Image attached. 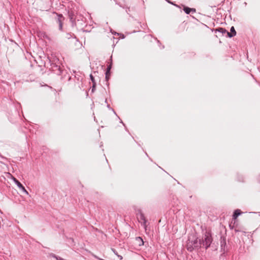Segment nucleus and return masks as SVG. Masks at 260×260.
I'll list each match as a JSON object with an SVG mask.
<instances>
[{"mask_svg":"<svg viewBox=\"0 0 260 260\" xmlns=\"http://www.w3.org/2000/svg\"><path fill=\"white\" fill-rule=\"evenodd\" d=\"M121 123H122L123 124V125H124V123L122 122V120H121L120 121Z\"/></svg>","mask_w":260,"mask_h":260,"instance_id":"bb28decb","label":"nucleus"},{"mask_svg":"<svg viewBox=\"0 0 260 260\" xmlns=\"http://www.w3.org/2000/svg\"><path fill=\"white\" fill-rule=\"evenodd\" d=\"M214 31L215 32H216L217 31H218V32L221 33L223 35H226V36H228V31L224 28L219 27L218 28L214 29Z\"/></svg>","mask_w":260,"mask_h":260,"instance_id":"9d476101","label":"nucleus"},{"mask_svg":"<svg viewBox=\"0 0 260 260\" xmlns=\"http://www.w3.org/2000/svg\"><path fill=\"white\" fill-rule=\"evenodd\" d=\"M107 99H106V100H105V102H106V103H107Z\"/></svg>","mask_w":260,"mask_h":260,"instance_id":"7c9ffc66","label":"nucleus"},{"mask_svg":"<svg viewBox=\"0 0 260 260\" xmlns=\"http://www.w3.org/2000/svg\"><path fill=\"white\" fill-rule=\"evenodd\" d=\"M120 7H122V8H125V7H123V6H122L121 5H120Z\"/></svg>","mask_w":260,"mask_h":260,"instance_id":"c85d7f7f","label":"nucleus"},{"mask_svg":"<svg viewBox=\"0 0 260 260\" xmlns=\"http://www.w3.org/2000/svg\"><path fill=\"white\" fill-rule=\"evenodd\" d=\"M231 32L228 31V37L229 38H232L236 35V31L234 26L231 27Z\"/></svg>","mask_w":260,"mask_h":260,"instance_id":"1a4fd4ad","label":"nucleus"},{"mask_svg":"<svg viewBox=\"0 0 260 260\" xmlns=\"http://www.w3.org/2000/svg\"><path fill=\"white\" fill-rule=\"evenodd\" d=\"M58 260H64V259L63 258H61V257H60L58 258Z\"/></svg>","mask_w":260,"mask_h":260,"instance_id":"b1692460","label":"nucleus"},{"mask_svg":"<svg viewBox=\"0 0 260 260\" xmlns=\"http://www.w3.org/2000/svg\"><path fill=\"white\" fill-rule=\"evenodd\" d=\"M115 34H117V35H119L118 33H116V32H115Z\"/></svg>","mask_w":260,"mask_h":260,"instance_id":"c756f323","label":"nucleus"},{"mask_svg":"<svg viewBox=\"0 0 260 260\" xmlns=\"http://www.w3.org/2000/svg\"><path fill=\"white\" fill-rule=\"evenodd\" d=\"M183 11L186 14H189L190 13V8L187 7H184Z\"/></svg>","mask_w":260,"mask_h":260,"instance_id":"ddd939ff","label":"nucleus"},{"mask_svg":"<svg viewBox=\"0 0 260 260\" xmlns=\"http://www.w3.org/2000/svg\"><path fill=\"white\" fill-rule=\"evenodd\" d=\"M113 110V111L114 112V114H116V112L114 111L113 109H112Z\"/></svg>","mask_w":260,"mask_h":260,"instance_id":"cd10ccee","label":"nucleus"},{"mask_svg":"<svg viewBox=\"0 0 260 260\" xmlns=\"http://www.w3.org/2000/svg\"><path fill=\"white\" fill-rule=\"evenodd\" d=\"M71 78V77H70L69 78V80H70Z\"/></svg>","mask_w":260,"mask_h":260,"instance_id":"473e14b6","label":"nucleus"},{"mask_svg":"<svg viewBox=\"0 0 260 260\" xmlns=\"http://www.w3.org/2000/svg\"><path fill=\"white\" fill-rule=\"evenodd\" d=\"M124 38V35H122V39H123Z\"/></svg>","mask_w":260,"mask_h":260,"instance_id":"a878e982","label":"nucleus"},{"mask_svg":"<svg viewBox=\"0 0 260 260\" xmlns=\"http://www.w3.org/2000/svg\"><path fill=\"white\" fill-rule=\"evenodd\" d=\"M190 12H192V13L196 12V9L194 8H190Z\"/></svg>","mask_w":260,"mask_h":260,"instance_id":"aec40b11","label":"nucleus"},{"mask_svg":"<svg viewBox=\"0 0 260 260\" xmlns=\"http://www.w3.org/2000/svg\"><path fill=\"white\" fill-rule=\"evenodd\" d=\"M136 215L139 222L141 223V225L144 228L145 230H146L147 220L142 212V211L140 209H138L136 211Z\"/></svg>","mask_w":260,"mask_h":260,"instance_id":"7ed1b4c3","label":"nucleus"},{"mask_svg":"<svg viewBox=\"0 0 260 260\" xmlns=\"http://www.w3.org/2000/svg\"><path fill=\"white\" fill-rule=\"evenodd\" d=\"M90 79L92 84H95L96 83L95 79L94 78V77L92 76V74L90 75Z\"/></svg>","mask_w":260,"mask_h":260,"instance_id":"f3484780","label":"nucleus"},{"mask_svg":"<svg viewBox=\"0 0 260 260\" xmlns=\"http://www.w3.org/2000/svg\"><path fill=\"white\" fill-rule=\"evenodd\" d=\"M12 180L15 182V183L17 185L18 187L24 193L26 194H28V191L25 189V187L22 185V184L14 177H12Z\"/></svg>","mask_w":260,"mask_h":260,"instance_id":"20e7f679","label":"nucleus"},{"mask_svg":"<svg viewBox=\"0 0 260 260\" xmlns=\"http://www.w3.org/2000/svg\"><path fill=\"white\" fill-rule=\"evenodd\" d=\"M202 247L200 241L198 240L197 238L194 235H191L188 237L186 243V248L189 251H192L193 250H198Z\"/></svg>","mask_w":260,"mask_h":260,"instance_id":"f257e3e1","label":"nucleus"},{"mask_svg":"<svg viewBox=\"0 0 260 260\" xmlns=\"http://www.w3.org/2000/svg\"><path fill=\"white\" fill-rule=\"evenodd\" d=\"M201 246L206 249H208L213 241L211 234L210 232L206 231L203 234L201 239H199Z\"/></svg>","mask_w":260,"mask_h":260,"instance_id":"f03ea898","label":"nucleus"},{"mask_svg":"<svg viewBox=\"0 0 260 260\" xmlns=\"http://www.w3.org/2000/svg\"><path fill=\"white\" fill-rule=\"evenodd\" d=\"M107 107H108L109 109H111L109 105H107Z\"/></svg>","mask_w":260,"mask_h":260,"instance_id":"393cba45","label":"nucleus"},{"mask_svg":"<svg viewBox=\"0 0 260 260\" xmlns=\"http://www.w3.org/2000/svg\"><path fill=\"white\" fill-rule=\"evenodd\" d=\"M112 251H113V252L115 253V254H116V255L118 254V253L116 251L115 249H112Z\"/></svg>","mask_w":260,"mask_h":260,"instance_id":"4be33fe9","label":"nucleus"},{"mask_svg":"<svg viewBox=\"0 0 260 260\" xmlns=\"http://www.w3.org/2000/svg\"><path fill=\"white\" fill-rule=\"evenodd\" d=\"M242 212L240 209H236L235 210L233 217V218L236 219L237 218L239 215H240L242 214Z\"/></svg>","mask_w":260,"mask_h":260,"instance_id":"9b49d317","label":"nucleus"},{"mask_svg":"<svg viewBox=\"0 0 260 260\" xmlns=\"http://www.w3.org/2000/svg\"><path fill=\"white\" fill-rule=\"evenodd\" d=\"M68 16L70 18L71 22L72 23L73 25L75 24V12L72 10L69 11L68 12Z\"/></svg>","mask_w":260,"mask_h":260,"instance_id":"0eeeda50","label":"nucleus"},{"mask_svg":"<svg viewBox=\"0 0 260 260\" xmlns=\"http://www.w3.org/2000/svg\"><path fill=\"white\" fill-rule=\"evenodd\" d=\"M51 69L55 74L57 75H60L63 72L60 67L56 64H52Z\"/></svg>","mask_w":260,"mask_h":260,"instance_id":"39448f33","label":"nucleus"},{"mask_svg":"<svg viewBox=\"0 0 260 260\" xmlns=\"http://www.w3.org/2000/svg\"><path fill=\"white\" fill-rule=\"evenodd\" d=\"M259 181L260 182V175H259Z\"/></svg>","mask_w":260,"mask_h":260,"instance_id":"2f4dec72","label":"nucleus"},{"mask_svg":"<svg viewBox=\"0 0 260 260\" xmlns=\"http://www.w3.org/2000/svg\"><path fill=\"white\" fill-rule=\"evenodd\" d=\"M126 8V12L128 14V12L130 11V9L129 8H128V7H125Z\"/></svg>","mask_w":260,"mask_h":260,"instance_id":"412c9836","label":"nucleus"},{"mask_svg":"<svg viewBox=\"0 0 260 260\" xmlns=\"http://www.w3.org/2000/svg\"><path fill=\"white\" fill-rule=\"evenodd\" d=\"M72 37V35L70 34H67L66 38L68 39H70Z\"/></svg>","mask_w":260,"mask_h":260,"instance_id":"6ab92c4d","label":"nucleus"},{"mask_svg":"<svg viewBox=\"0 0 260 260\" xmlns=\"http://www.w3.org/2000/svg\"><path fill=\"white\" fill-rule=\"evenodd\" d=\"M110 75V70H108V69H107L106 72V81H108L109 79V76Z\"/></svg>","mask_w":260,"mask_h":260,"instance_id":"4468645a","label":"nucleus"},{"mask_svg":"<svg viewBox=\"0 0 260 260\" xmlns=\"http://www.w3.org/2000/svg\"><path fill=\"white\" fill-rule=\"evenodd\" d=\"M50 256H51L52 257L55 258L56 260H58V258L60 257L59 256H57L55 254L52 253L50 254Z\"/></svg>","mask_w":260,"mask_h":260,"instance_id":"dca6fc26","label":"nucleus"},{"mask_svg":"<svg viewBox=\"0 0 260 260\" xmlns=\"http://www.w3.org/2000/svg\"><path fill=\"white\" fill-rule=\"evenodd\" d=\"M117 256H118V257H119L120 260H122V259L123 257H122V256L121 255L117 254Z\"/></svg>","mask_w":260,"mask_h":260,"instance_id":"5701e85b","label":"nucleus"},{"mask_svg":"<svg viewBox=\"0 0 260 260\" xmlns=\"http://www.w3.org/2000/svg\"><path fill=\"white\" fill-rule=\"evenodd\" d=\"M56 22L59 25V29L61 30L62 29V21L63 20L64 18L62 14H58L56 13Z\"/></svg>","mask_w":260,"mask_h":260,"instance_id":"423d86ee","label":"nucleus"},{"mask_svg":"<svg viewBox=\"0 0 260 260\" xmlns=\"http://www.w3.org/2000/svg\"><path fill=\"white\" fill-rule=\"evenodd\" d=\"M96 87V83L95 84H92V86L91 87V92H94L95 90Z\"/></svg>","mask_w":260,"mask_h":260,"instance_id":"a211bd4d","label":"nucleus"},{"mask_svg":"<svg viewBox=\"0 0 260 260\" xmlns=\"http://www.w3.org/2000/svg\"><path fill=\"white\" fill-rule=\"evenodd\" d=\"M112 56H111V57H110V64L108 66L107 68V69H108V70H111V68H112Z\"/></svg>","mask_w":260,"mask_h":260,"instance_id":"2eb2a0df","label":"nucleus"},{"mask_svg":"<svg viewBox=\"0 0 260 260\" xmlns=\"http://www.w3.org/2000/svg\"><path fill=\"white\" fill-rule=\"evenodd\" d=\"M226 246L225 238L221 237L220 239V247L221 250L224 252L226 251V249H225Z\"/></svg>","mask_w":260,"mask_h":260,"instance_id":"6e6552de","label":"nucleus"},{"mask_svg":"<svg viewBox=\"0 0 260 260\" xmlns=\"http://www.w3.org/2000/svg\"><path fill=\"white\" fill-rule=\"evenodd\" d=\"M136 240L138 242L139 246H141L144 245V241L141 237H136Z\"/></svg>","mask_w":260,"mask_h":260,"instance_id":"f8f14e48","label":"nucleus"}]
</instances>
